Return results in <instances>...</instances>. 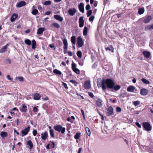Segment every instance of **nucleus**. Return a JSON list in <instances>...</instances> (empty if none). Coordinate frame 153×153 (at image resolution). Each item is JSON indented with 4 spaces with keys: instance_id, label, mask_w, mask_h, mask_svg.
<instances>
[{
    "instance_id": "f257e3e1",
    "label": "nucleus",
    "mask_w": 153,
    "mask_h": 153,
    "mask_svg": "<svg viewBox=\"0 0 153 153\" xmlns=\"http://www.w3.org/2000/svg\"><path fill=\"white\" fill-rule=\"evenodd\" d=\"M101 86L102 90L103 91H105L107 87L108 88L111 89V91L113 92H114L115 91H117L121 88L120 85H115L113 81L110 79H102Z\"/></svg>"
},
{
    "instance_id": "f03ea898",
    "label": "nucleus",
    "mask_w": 153,
    "mask_h": 153,
    "mask_svg": "<svg viewBox=\"0 0 153 153\" xmlns=\"http://www.w3.org/2000/svg\"><path fill=\"white\" fill-rule=\"evenodd\" d=\"M53 128L55 131L59 133L61 132L62 134H63L65 131V128L62 127V126L60 125H57L56 126H55Z\"/></svg>"
},
{
    "instance_id": "7ed1b4c3",
    "label": "nucleus",
    "mask_w": 153,
    "mask_h": 153,
    "mask_svg": "<svg viewBox=\"0 0 153 153\" xmlns=\"http://www.w3.org/2000/svg\"><path fill=\"white\" fill-rule=\"evenodd\" d=\"M142 126L144 130L146 131H150L152 130V126L149 122H143Z\"/></svg>"
},
{
    "instance_id": "20e7f679",
    "label": "nucleus",
    "mask_w": 153,
    "mask_h": 153,
    "mask_svg": "<svg viewBox=\"0 0 153 153\" xmlns=\"http://www.w3.org/2000/svg\"><path fill=\"white\" fill-rule=\"evenodd\" d=\"M84 44V42L81 36H79L77 39V45L79 47H82Z\"/></svg>"
},
{
    "instance_id": "39448f33",
    "label": "nucleus",
    "mask_w": 153,
    "mask_h": 153,
    "mask_svg": "<svg viewBox=\"0 0 153 153\" xmlns=\"http://www.w3.org/2000/svg\"><path fill=\"white\" fill-rule=\"evenodd\" d=\"M83 88L85 89H89L91 88L90 82L89 80L86 81L83 85Z\"/></svg>"
},
{
    "instance_id": "423d86ee",
    "label": "nucleus",
    "mask_w": 153,
    "mask_h": 153,
    "mask_svg": "<svg viewBox=\"0 0 153 153\" xmlns=\"http://www.w3.org/2000/svg\"><path fill=\"white\" fill-rule=\"evenodd\" d=\"M30 126H28L27 128H25L24 130H22L21 131L22 136L23 137L27 134L28 132L30 130Z\"/></svg>"
},
{
    "instance_id": "0eeeda50",
    "label": "nucleus",
    "mask_w": 153,
    "mask_h": 153,
    "mask_svg": "<svg viewBox=\"0 0 153 153\" xmlns=\"http://www.w3.org/2000/svg\"><path fill=\"white\" fill-rule=\"evenodd\" d=\"M152 19V17L151 16H148L144 18L143 21V22L146 24L149 23Z\"/></svg>"
},
{
    "instance_id": "6e6552de",
    "label": "nucleus",
    "mask_w": 153,
    "mask_h": 153,
    "mask_svg": "<svg viewBox=\"0 0 153 153\" xmlns=\"http://www.w3.org/2000/svg\"><path fill=\"white\" fill-rule=\"evenodd\" d=\"M68 12L70 16H73L76 12V10L75 8H70L69 9Z\"/></svg>"
},
{
    "instance_id": "1a4fd4ad",
    "label": "nucleus",
    "mask_w": 153,
    "mask_h": 153,
    "mask_svg": "<svg viewBox=\"0 0 153 153\" xmlns=\"http://www.w3.org/2000/svg\"><path fill=\"white\" fill-rule=\"evenodd\" d=\"M114 109L112 106H109L107 109V114L108 116L112 115L113 113Z\"/></svg>"
},
{
    "instance_id": "9d476101",
    "label": "nucleus",
    "mask_w": 153,
    "mask_h": 153,
    "mask_svg": "<svg viewBox=\"0 0 153 153\" xmlns=\"http://www.w3.org/2000/svg\"><path fill=\"white\" fill-rule=\"evenodd\" d=\"M41 136L42 139L44 140H45L48 137V133L47 131H45L44 132L42 133L41 134Z\"/></svg>"
},
{
    "instance_id": "9b49d317",
    "label": "nucleus",
    "mask_w": 153,
    "mask_h": 153,
    "mask_svg": "<svg viewBox=\"0 0 153 153\" xmlns=\"http://www.w3.org/2000/svg\"><path fill=\"white\" fill-rule=\"evenodd\" d=\"M26 4V2L25 1H22L17 3L16 6L18 7H21L25 6Z\"/></svg>"
},
{
    "instance_id": "f8f14e48",
    "label": "nucleus",
    "mask_w": 153,
    "mask_h": 153,
    "mask_svg": "<svg viewBox=\"0 0 153 153\" xmlns=\"http://www.w3.org/2000/svg\"><path fill=\"white\" fill-rule=\"evenodd\" d=\"M148 93V91L146 89L143 88L141 89L140 91V94L141 95L145 96Z\"/></svg>"
},
{
    "instance_id": "ddd939ff",
    "label": "nucleus",
    "mask_w": 153,
    "mask_h": 153,
    "mask_svg": "<svg viewBox=\"0 0 153 153\" xmlns=\"http://www.w3.org/2000/svg\"><path fill=\"white\" fill-rule=\"evenodd\" d=\"M84 20L83 16L81 17L79 19V27H83L84 26Z\"/></svg>"
},
{
    "instance_id": "4468645a",
    "label": "nucleus",
    "mask_w": 153,
    "mask_h": 153,
    "mask_svg": "<svg viewBox=\"0 0 153 153\" xmlns=\"http://www.w3.org/2000/svg\"><path fill=\"white\" fill-rule=\"evenodd\" d=\"M78 7L79 11L82 13H84V9L83 3H80Z\"/></svg>"
},
{
    "instance_id": "2eb2a0df",
    "label": "nucleus",
    "mask_w": 153,
    "mask_h": 153,
    "mask_svg": "<svg viewBox=\"0 0 153 153\" xmlns=\"http://www.w3.org/2000/svg\"><path fill=\"white\" fill-rule=\"evenodd\" d=\"M41 95L38 93H35L33 95V99L35 100H39L40 99Z\"/></svg>"
},
{
    "instance_id": "dca6fc26",
    "label": "nucleus",
    "mask_w": 153,
    "mask_h": 153,
    "mask_svg": "<svg viewBox=\"0 0 153 153\" xmlns=\"http://www.w3.org/2000/svg\"><path fill=\"white\" fill-rule=\"evenodd\" d=\"M63 43L64 45V53H67V40L66 39L63 40Z\"/></svg>"
},
{
    "instance_id": "f3484780",
    "label": "nucleus",
    "mask_w": 153,
    "mask_h": 153,
    "mask_svg": "<svg viewBox=\"0 0 153 153\" xmlns=\"http://www.w3.org/2000/svg\"><path fill=\"white\" fill-rule=\"evenodd\" d=\"M142 53L144 56L147 59L149 58L151 55L150 52L147 51H143L142 52Z\"/></svg>"
},
{
    "instance_id": "a211bd4d",
    "label": "nucleus",
    "mask_w": 153,
    "mask_h": 153,
    "mask_svg": "<svg viewBox=\"0 0 153 153\" xmlns=\"http://www.w3.org/2000/svg\"><path fill=\"white\" fill-rule=\"evenodd\" d=\"M18 15L16 13H13L10 18V21L13 22L18 17Z\"/></svg>"
},
{
    "instance_id": "6ab92c4d",
    "label": "nucleus",
    "mask_w": 153,
    "mask_h": 153,
    "mask_svg": "<svg viewBox=\"0 0 153 153\" xmlns=\"http://www.w3.org/2000/svg\"><path fill=\"white\" fill-rule=\"evenodd\" d=\"M19 109L22 112H26L27 111V107L23 104L22 107L19 108Z\"/></svg>"
},
{
    "instance_id": "aec40b11",
    "label": "nucleus",
    "mask_w": 153,
    "mask_h": 153,
    "mask_svg": "<svg viewBox=\"0 0 153 153\" xmlns=\"http://www.w3.org/2000/svg\"><path fill=\"white\" fill-rule=\"evenodd\" d=\"M50 27H55L57 28H59L60 27V26L57 23H53L50 25Z\"/></svg>"
},
{
    "instance_id": "412c9836",
    "label": "nucleus",
    "mask_w": 153,
    "mask_h": 153,
    "mask_svg": "<svg viewBox=\"0 0 153 153\" xmlns=\"http://www.w3.org/2000/svg\"><path fill=\"white\" fill-rule=\"evenodd\" d=\"M8 45V44H7L3 46V47L0 50V53H3L4 52L6 51L7 49V47Z\"/></svg>"
},
{
    "instance_id": "4be33fe9",
    "label": "nucleus",
    "mask_w": 153,
    "mask_h": 153,
    "mask_svg": "<svg viewBox=\"0 0 153 153\" xmlns=\"http://www.w3.org/2000/svg\"><path fill=\"white\" fill-rule=\"evenodd\" d=\"M135 90V87L132 85H130L127 87V90L128 92H134Z\"/></svg>"
},
{
    "instance_id": "5701e85b",
    "label": "nucleus",
    "mask_w": 153,
    "mask_h": 153,
    "mask_svg": "<svg viewBox=\"0 0 153 153\" xmlns=\"http://www.w3.org/2000/svg\"><path fill=\"white\" fill-rule=\"evenodd\" d=\"M105 50L107 51H111L112 53L114 52V48L111 45H109V47L105 48Z\"/></svg>"
},
{
    "instance_id": "b1692460",
    "label": "nucleus",
    "mask_w": 153,
    "mask_h": 153,
    "mask_svg": "<svg viewBox=\"0 0 153 153\" xmlns=\"http://www.w3.org/2000/svg\"><path fill=\"white\" fill-rule=\"evenodd\" d=\"M45 29L44 28L40 27L38 28L37 30V33L38 34H42L43 32L45 30Z\"/></svg>"
},
{
    "instance_id": "393cba45",
    "label": "nucleus",
    "mask_w": 153,
    "mask_h": 153,
    "mask_svg": "<svg viewBox=\"0 0 153 153\" xmlns=\"http://www.w3.org/2000/svg\"><path fill=\"white\" fill-rule=\"evenodd\" d=\"M0 135L2 138H4L8 136L7 133L5 131H1L0 133Z\"/></svg>"
},
{
    "instance_id": "a878e982",
    "label": "nucleus",
    "mask_w": 153,
    "mask_h": 153,
    "mask_svg": "<svg viewBox=\"0 0 153 153\" xmlns=\"http://www.w3.org/2000/svg\"><path fill=\"white\" fill-rule=\"evenodd\" d=\"M102 100L99 98H98L96 102V104L97 106L100 107L102 105Z\"/></svg>"
},
{
    "instance_id": "bb28decb",
    "label": "nucleus",
    "mask_w": 153,
    "mask_h": 153,
    "mask_svg": "<svg viewBox=\"0 0 153 153\" xmlns=\"http://www.w3.org/2000/svg\"><path fill=\"white\" fill-rule=\"evenodd\" d=\"M54 18L56 19L59 21L60 22H62L63 20L62 18L59 15H56L54 16Z\"/></svg>"
},
{
    "instance_id": "cd10ccee",
    "label": "nucleus",
    "mask_w": 153,
    "mask_h": 153,
    "mask_svg": "<svg viewBox=\"0 0 153 153\" xmlns=\"http://www.w3.org/2000/svg\"><path fill=\"white\" fill-rule=\"evenodd\" d=\"M35 8V6H34L32 7V9H34L32 10L31 13L33 15H35L38 13V11L37 9H34Z\"/></svg>"
},
{
    "instance_id": "c85d7f7f",
    "label": "nucleus",
    "mask_w": 153,
    "mask_h": 153,
    "mask_svg": "<svg viewBox=\"0 0 153 153\" xmlns=\"http://www.w3.org/2000/svg\"><path fill=\"white\" fill-rule=\"evenodd\" d=\"M152 29H153V24L151 25H148L145 27V30H148Z\"/></svg>"
},
{
    "instance_id": "c756f323",
    "label": "nucleus",
    "mask_w": 153,
    "mask_h": 153,
    "mask_svg": "<svg viewBox=\"0 0 153 153\" xmlns=\"http://www.w3.org/2000/svg\"><path fill=\"white\" fill-rule=\"evenodd\" d=\"M71 43L75 45L76 42V37L75 36H72L71 38Z\"/></svg>"
},
{
    "instance_id": "7c9ffc66",
    "label": "nucleus",
    "mask_w": 153,
    "mask_h": 153,
    "mask_svg": "<svg viewBox=\"0 0 153 153\" xmlns=\"http://www.w3.org/2000/svg\"><path fill=\"white\" fill-rule=\"evenodd\" d=\"M75 120V117L74 116H72L71 117L68 118V121L73 123Z\"/></svg>"
},
{
    "instance_id": "2f4dec72",
    "label": "nucleus",
    "mask_w": 153,
    "mask_h": 153,
    "mask_svg": "<svg viewBox=\"0 0 153 153\" xmlns=\"http://www.w3.org/2000/svg\"><path fill=\"white\" fill-rule=\"evenodd\" d=\"M53 72L54 73L57 75H61L62 74L61 72L57 69H54Z\"/></svg>"
},
{
    "instance_id": "473e14b6",
    "label": "nucleus",
    "mask_w": 153,
    "mask_h": 153,
    "mask_svg": "<svg viewBox=\"0 0 153 153\" xmlns=\"http://www.w3.org/2000/svg\"><path fill=\"white\" fill-rule=\"evenodd\" d=\"M49 133L51 137L54 138L55 135L53 130H49Z\"/></svg>"
},
{
    "instance_id": "72a5a7b5",
    "label": "nucleus",
    "mask_w": 153,
    "mask_h": 153,
    "mask_svg": "<svg viewBox=\"0 0 153 153\" xmlns=\"http://www.w3.org/2000/svg\"><path fill=\"white\" fill-rule=\"evenodd\" d=\"M145 10L144 8H140L138 9V13L139 15L143 14Z\"/></svg>"
},
{
    "instance_id": "f704fd0d",
    "label": "nucleus",
    "mask_w": 153,
    "mask_h": 153,
    "mask_svg": "<svg viewBox=\"0 0 153 153\" xmlns=\"http://www.w3.org/2000/svg\"><path fill=\"white\" fill-rule=\"evenodd\" d=\"M81 134L80 132H77L74 136L75 139L76 140L78 139L80 137Z\"/></svg>"
},
{
    "instance_id": "c9c22d12",
    "label": "nucleus",
    "mask_w": 153,
    "mask_h": 153,
    "mask_svg": "<svg viewBox=\"0 0 153 153\" xmlns=\"http://www.w3.org/2000/svg\"><path fill=\"white\" fill-rule=\"evenodd\" d=\"M27 144L30 146V149H32L33 147V144L31 140H29L27 141Z\"/></svg>"
},
{
    "instance_id": "e433bc0d",
    "label": "nucleus",
    "mask_w": 153,
    "mask_h": 153,
    "mask_svg": "<svg viewBox=\"0 0 153 153\" xmlns=\"http://www.w3.org/2000/svg\"><path fill=\"white\" fill-rule=\"evenodd\" d=\"M88 32V28L87 27L85 26L83 30V35L84 36H86Z\"/></svg>"
},
{
    "instance_id": "4c0bfd02",
    "label": "nucleus",
    "mask_w": 153,
    "mask_h": 153,
    "mask_svg": "<svg viewBox=\"0 0 153 153\" xmlns=\"http://www.w3.org/2000/svg\"><path fill=\"white\" fill-rule=\"evenodd\" d=\"M36 42L35 40L33 39L32 41V48L34 49L36 48Z\"/></svg>"
},
{
    "instance_id": "58836bf2",
    "label": "nucleus",
    "mask_w": 153,
    "mask_h": 153,
    "mask_svg": "<svg viewBox=\"0 0 153 153\" xmlns=\"http://www.w3.org/2000/svg\"><path fill=\"white\" fill-rule=\"evenodd\" d=\"M85 131L87 134L88 136H90L91 135V131L89 128L88 127H86L85 128Z\"/></svg>"
},
{
    "instance_id": "ea45409f",
    "label": "nucleus",
    "mask_w": 153,
    "mask_h": 153,
    "mask_svg": "<svg viewBox=\"0 0 153 153\" xmlns=\"http://www.w3.org/2000/svg\"><path fill=\"white\" fill-rule=\"evenodd\" d=\"M25 43L28 45H31V41L29 39H27L25 40Z\"/></svg>"
},
{
    "instance_id": "a19ab883",
    "label": "nucleus",
    "mask_w": 153,
    "mask_h": 153,
    "mask_svg": "<svg viewBox=\"0 0 153 153\" xmlns=\"http://www.w3.org/2000/svg\"><path fill=\"white\" fill-rule=\"evenodd\" d=\"M141 80L142 82H144V83L146 84H149L150 83L149 81L145 78H142L141 79Z\"/></svg>"
},
{
    "instance_id": "79ce46f5",
    "label": "nucleus",
    "mask_w": 153,
    "mask_h": 153,
    "mask_svg": "<svg viewBox=\"0 0 153 153\" xmlns=\"http://www.w3.org/2000/svg\"><path fill=\"white\" fill-rule=\"evenodd\" d=\"M77 56L79 58H81L82 56V53L81 51H78L76 53Z\"/></svg>"
},
{
    "instance_id": "37998d69",
    "label": "nucleus",
    "mask_w": 153,
    "mask_h": 153,
    "mask_svg": "<svg viewBox=\"0 0 153 153\" xmlns=\"http://www.w3.org/2000/svg\"><path fill=\"white\" fill-rule=\"evenodd\" d=\"M51 2L50 1H45L43 3V4L45 5H49L51 4Z\"/></svg>"
},
{
    "instance_id": "c03bdc74",
    "label": "nucleus",
    "mask_w": 153,
    "mask_h": 153,
    "mask_svg": "<svg viewBox=\"0 0 153 153\" xmlns=\"http://www.w3.org/2000/svg\"><path fill=\"white\" fill-rule=\"evenodd\" d=\"M70 82H71L74 84L75 86H76L77 85L78 82L75 80H71L70 81Z\"/></svg>"
},
{
    "instance_id": "a18cd8bd",
    "label": "nucleus",
    "mask_w": 153,
    "mask_h": 153,
    "mask_svg": "<svg viewBox=\"0 0 153 153\" xmlns=\"http://www.w3.org/2000/svg\"><path fill=\"white\" fill-rule=\"evenodd\" d=\"M92 13V11L91 10H89L87 12V16L88 17L90 16Z\"/></svg>"
},
{
    "instance_id": "49530a36",
    "label": "nucleus",
    "mask_w": 153,
    "mask_h": 153,
    "mask_svg": "<svg viewBox=\"0 0 153 153\" xmlns=\"http://www.w3.org/2000/svg\"><path fill=\"white\" fill-rule=\"evenodd\" d=\"M140 102L139 101H136L133 102V104L135 106H137L140 104Z\"/></svg>"
},
{
    "instance_id": "de8ad7c7",
    "label": "nucleus",
    "mask_w": 153,
    "mask_h": 153,
    "mask_svg": "<svg viewBox=\"0 0 153 153\" xmlns=\"http://www.w3.org/2000/svg\"><path fill=\"white\" fill-rule=\"evenodd\" d=\"M73 71L77 74H79L80 73V71L77 68L73 70Z\"/></svg>"
},
{
    "instance_id": "09e8293b",
    "label": "nucleus",
    "mask_w": 153,
    "mask_h": 153,
    "mask_svg": "<svg viewBox=\"0 0 153 153\" xmlns=\"http://www.w3.org/2000/svg\"><path fill=\"white\" fill-rule=\"evenodd\" d=\"M38 106H36L34 107L33 108V111L35 113L37 112L38 111Z\"/></svg>"
},
{
    "instance_id": "8fccbe9b",
    "label": "nucleus",
    "mask_w": 153,
    "mask_h": 153,
    "mask_svg": "<svg viewBox=\"0 0 153 153\" xmlns=\"http://www.w3.org/2000/svg\"><path fill=\"white\" fill-rule=\"evenodd\" d=\"M5 63L7 64H10L11 63V61L9 59H7L5 60Z\"/></svg>"
},
{
    "instance_id": "3c124183",
    "label": "nucleus",
    "mask_w": 153,
    "mask_h": 153,
    "mask_svg": "<svg viewBox=\"0 0 153 153\" xmlns=\"http://www.w3.org/2000/svg\"><path fill=\"white\" fill-rule=\"evenodd\" d=\"M88 94L92 98H93L94 97V95L92 92H88Z\"/></svg>"
},
{
    "instance_id": "603ef678",
    "label": "nucleus",
    "mask_w": 153,
    "mask_h": 153,
    "mask_svg": "<svg viewBox=\"0 0 153 153\" xmlns=\"http://www.w3.org/2000/svg\"><path fill=\"white\" fill-rule=\"evenodd\" d=\"M94 19V16H92L90 17L89 20L90 22H93Z\"/></svg>"
},
{
    "instance_id": "864d4df0",
    "label": "nucleus",
    "mask_w": 153,
    "mask_h": 153,
    "mask_svg": "<svg viewBox=\"0 0 153 153\" xmlns=\"http://www.w3.org/2000/svg\"><path fill=\"white\" fill-rule=\"evenodd\" d=\"M37 131L36 130L34 129L33 131V135L34 136H35L37 134Z\"/></svg>"
},
{
    "instance_id": "5fc2aeb1",
    "label": "nucleus",
    "mask_w": 153,
    "mask_h": 153,
    "mask_svg": "<svg viewBox=\"0 0 153 153\" xmlns=\"http://www.w3.org/2000/svg\"><path fill=\"white\" fill-rule=\"evenodd\" d=\"M50 142L51 143V144L50 145V146L51 148H53L55 146V143L53 142H52L51 141H50Z\"/></svg>"
},
{
    "instance_id": "6e6d98bb",
    "label": "nucleus",
    "mask_w": 153,
    "mask_h": 153,
    "mask_svg": "<svg viewBox=\"0 0 153 153\" xmlns=\"http://www.w3.org/2000/svg\"><path fill=\"white\" fill-rule=\"evenodd\" d=\"M116 111L117 112H120L121 111V108L119 107H117L116 108Z\"/></svg>"
},
{
    "instance_id": "4d7b16f0",
    "label": "nucleus",
    "mask_w": 153,
    "mask_h": 153,
    "mask_svg": "<svg viewBox=\"0 0 153 153\" xmlns=\"http://www.w3.org/2000/svg\"><path fill=\"white\" fill-rule=\"evenodd\" d=\"M76 64L75 63H72V69L73 70L75 69V68H76Z\"/></svg>"
},
{
    "instance_id": "13d9d810",
    "label": "nucleus",
    "mask_w": 153,
    "mask_h": 153,
    "mask_svg": "<svg viewBox=\"0 0 153 153\" xmlns=\"http://www.w3.org/2000/svg\"><path fill=\"white\" fill-rule=\"evenodd\" d=\"M81 111L82 114V115L84 120H85V114H84V111L82 109H81Z\"/></svg>"
},
{
    "instance_id": "bf43d9fd",
    "label": "nucleus",
    "mask_w": 153,
    "mask_h": 153,
    "mask_svg": "<svg viewBox=\"0 0 153 153\" xmlns=\"http://www.w3.org/2000/svg\"><path fill=\"white\" fill-rule=\"evenodd\" d=\"M90 8H91V7H90V5L89 4H87L86 5V7H85V9L87 10H89L90 9Z\"/></svg>"
},
{
    "instance_id": "052dcab7",
    "label": "nucleus",
    "mask_w": 153,
    "mask_h": 153,
    "mask_svg": "<svg viewBox=\"0 0 153 153\" xmlns=\"http://www.w3.org/2000/svg\"><path fill=\"white\" fill-rule=\"evenodd\" d=\"M84 62L83 60H81L79 61V64L80 66H82L83 65Z\"/></svg>"
},
{
    "instance_id": "680f3d73",
    "label": "nucleus",
    "mask_w": 153,
    "mask_h": 153,
    "mask_svg": "<svg viewBox=\"0 0 153 153\" xmlns=\"http://www.w3.org/2000/svg\"><path fill=\"white\" fill-rule=\"evenodd\" d=\"M18 79L20 82H23L24 81V78L22 77H19Z\"/></svg>"
},
{
    "instance_id": "e2e57ef3",
    "label": "nucleus",
    "mask_w": 153,
    "mask_h": 153,
    "mask_svg": "<svg viewBox=\"0 0 153 153\" xmlns=\"http://www.w3.org/2000/svg\"><path fill=\"white\" fill-rule=\"evenodd\" d=\"M136 125L139 128H141V126L140 125L138 122H136L135 123Z\"/></svg>"
},
{
    "instance_id": "0e129e2a",
    "label": "nucleus",
    "mask_w": 153,
    "mask_h": 153,
    "mask_svg": "<svg viewBox=\"0 0 153 153\" xmlns=\"http://www.w3.org/2000/svg\"><path fill=\"white\" fill-rule=\"evenodd\" d=\"M99 115L101 116V120H104L103 116L102 114H101L100 112L98 113Z\"/></svg>"
},
{
    "instance_id": "69168bd1",
    "label": "nucleus",
    "mask_w": 153,
    "mask_h": 153,
    "mask_svg": "<svg viewBox=\"0 0 153 153\" xmlns=\"http://www.w3.org/2000/svg\"><path fill=\"white\" fill-rule=\"evenodd\" d=\"M98 2L97 1H95L94 3V7H96L97 5Z\"/></svg>"
},
{
    "instance_id": "338daca9",
    "label": "nucleus",
    "mask_w": 153,
    "mask_h": 153,
    "mask_svg": "<svg viewBox=\"0 0 153 153\" xmlns=\"http://www.w3.org/2000/svg\"><path fill=\"white\" fill-rule=\"evenodd\" d=\"M7 79L8 80H13L10 77V75H8L7 76Z\"/></svg>"
},
{
    "instance_id": "774afa93",
    "label": "nucleus",
    "mask_w": 153,
    "mask_h": 153,
    "mask_svg": "<svg viewBox=\"0 0 153 153\" xmlns=\"http://www.w3.org/2000/svg\"><path fill=\"white\" fill-rule=\"evenodd\" d=\"M51 13V12L49 11H48L45 13V15H49Z\"/></svg>"
}]
</instances>
